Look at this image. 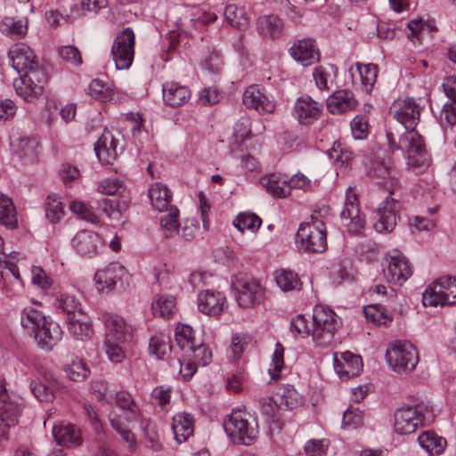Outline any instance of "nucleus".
Returning a JSON list of instances; mask_svg holds the SVG:
<instances>
[{
    "instance_id": "obj_3",
    "label": "nucleus",
    "mask_w": 456,
    "mask_h": 456,
    "mask_svg": "<svg viewBox=\"0 0 456 456\" xmlns=\"http://www.w3.org/2000/svg\"><path fill=\"white\" fill-rule=\"evenodd\" d=\"M312 321L314 342L320 346H328L335 333L341 327L340 318L333 310L322 305H316L314 308Z\"/></svg>"
},
{
    "instance_id": "obj_49",
    "label": "nucleus",
    "mask_w": 456,
    "mask_h": 456,
    "mask_svg": "<svg viewBox=\"0 0 456 456\" xmlns=\"http://www.w3.org/2000/svg\"><path fill=\"white\" fill-rule=\"evenodd\" d=\"M262 224V220L253 213H240L233 222L234 226L240 232L250 230L256 231Z\"/></svg>"
},
{
    "instance_id": "obj_13",
    "label": "nucleus",
    "mask_w": 456,
    "mask_h": 456,
    "mask_svg": "<svg viewBox=\"0 0 456 456\" xmlns=\"http://www.w3.org/2000/svg\"><path fill=\"white\" fill-rule=\"evenodd\" d=\"M21 404L12 400L3 382H0V439L6 438L8 430L18 423Z\"/></svg>"
},
{
    "instance_id": "obj_48",
    "label": "nucleus",
    "mask_w": 456,
    "mask_h": 456,
    "mask_svg": "<svg viewBox=\"0 0 456 456\" xmlns=\"http://www.w3.org/2000/svg\"><path fill=\"white\" fill-rule=\"evenodd\" d=\"M168 210V214L160 218V225L164 235L167 238L173 237L180 232L177 224V217L179 215L178 208L176 207L170 206Z\"/></svg>"
},
{
    "instance_id": "obj_16",
    "label": "nucleus",
    "mask_w": 456,
    "mask_h": 456,
    "mask_svg": "<svg viewBox=\"0 0 456 456\" xmlns=\"http://www.w3.org/2000/svg\"><path fill=\"white\" fill-rule=\"evenodd\" d=\"M401 203L387 197L378 208V221L374 224L377 232H391L400 220Z\"/></svg>"
},
{
    "instance_id": "obj_62",
    "label": "nucleus",
    "mask_w": 456,
    "mask_h": 456,
    "mask_svg": "<svg viewBox=\"0 0 456 456\" xmlns=\"http://www.w3.org/2000/svg\"><path fill=\"white\" fill-rule=\"evenodd\" d=\"M146 446L154 452H159L162 449V444L159 441V435L155 428V426L151 422H147L145 427H142Z\"/></svg>"
},
{
    "instance_id": "obj_54",
    "label": "nucleus",
    "mask_w": 456,
    "mask_h": 456,
    "mask_svg": "<svg viewBox=\"0 0 456 456\" xmlns=\"http://www.w3.org/2000/svg\"><path fill=\"white\" fill-rule=\"evenodd\" d=\"M171 350V346L163 335L152 336L150 339V351L158 359H163Z\"/></svg>"
},
{
    "instance_id": "obj_24",
    "label": "nucleus",
    "mask_w": 456,
    "mask_h": 456,
    "mask_svg": "<svg viewBox=\"0 0 456 456\" xmlns=\"http://www.w3.org/2000/svg\"><path fill=\"white\" fill-rule=\"evenodd\" d=\"M52 433L56 444L63 447L73 448L82 444L81 432L73 424L61 422L54 425Z\"/></svg>"
},
{
    "instance_id": "obj_15",
    "label": "nucleus",
    "mask_w": 456,
    "mask_h": 456,
    "mask_svg": "<svg viewBox=\"0 0 456 456\" xmlns=\"http://www.w3.org/2000/svg\"><path fill=\"white\" fill-rule=\"evenodd\" d=\"M386 268L383 270L386 280L394 284H403L411 275L412 270L408 259L401 253L395 252L385 259Z\"/></svg>"
},
{
    "instance_id": "obj_38",
    "label": "nucleus",
    "mask_w": 456,
    "mask_h": 456,
    "mask_svg": "<svg viewBox=\"0 0 456 456\" xmlns=\"http://www.w3.org/2000/svg\"><path fill=\"white\" fill-rule=\"evenodd\" d=\"M260 183L274 197L285 198L289 195L287 180L281 179L276 174L263 176L260 179Z\"/></svg>"
},
{
    "instance_id": "obj_43",
    "label": "nucleus",
    "mask_w": 456,
    "mask_h": 456,
    "mask_svg": "<svg viewBox=\"0 0 456 456\" xmlns=\"http://www.w3.org/2000/svg\"><path fill=\"white\" fill-rule=\"evenodd\" d=\"M175 299L171 296H157L151 304L153 314L163 318H169L175 313Z\"/></svg>"
},
{
    "instance_id": "obj_25",
    "label": "nucleus",
    "mask_w": 456,
    "mask_h": 456,
    "mask_svg": "<svg viewBox=\"0 0 456 456\" xmlns=\"http://www.w3.org/2000/svg\"><path fill=\"white\" fill-rule=\"evenodd\" d=\"M101 239L97 233L82 230L77 232L72 240L75 250L83 256H93L98 253Z\"/></svg>"
},
{
    "instance_id": "obj_37",
    "label": "nucleus",
    "mask_w": 456,
    "mask_h": 456,
    "mask_svg": "<svg viewBox=\"0 0 456 456\" xmlns=\"http://www.w3.org/2000/svg\"><path fill=\"white\" fill-rule=\"evenodd\" d=\"M274 279L278 287L285 292L300 290L302 281L297 273L288 269H279L274 272Z\"/></svg>"
},
{
    "instance_id": "obj_14",
    "label": "nucleus",
    "mask_w": 456,
    "mask_h": 456,
    "mask_svg": "<svg viewBox=\"0 0 456 456\" xmlns=\"http://www.w3.org/2000/svg\"><path fill=\"white\" fill-rule=\"evenodd\" d=\"M234 289L238 305L244 308L260 304L265 299V289L254 279L238 281L234 284Z\"/></svg>"
},
{
    "instance_id": "obj_10",
    "label": "nucleus",
    "mask_w": 456,
    "mask_h": 456,
    "mask_svg": "<svg viewBox=\"0 0 456 456\" xmlns=\"http://www.w3.org/2000/svg\"><path fill=\"white\" fill-rule=\"evenodd\" d=\"M111 54L118 69H128L131 66L134 54V34L132 28H126L118 34Z\"/></svg>"
},
{
    "instance_id": "obj_19",
    "label": "nucleus",
    "mask_w": 456,
    "mask_h": 456,
    "mask_svg": "<svg viewBox=\"0 0 456 456\" xmlns=\"http://www.w3.org/2000/svg\"><path fill=\"white\" fill-rule=\"evenodd\" d=\"M334 369L340 379H349L360 375L362 370V361L360 355L348 351L335 353Z\"/></svg>"
},
{
    "instance_id": "obj_26",
    "label": "nucleus",
    "mask_w": 456,
    "mask_h": 456,
    "mask_svg": "<svg viewBox=\"0 0 456 456\" xmlns=\"http://www.w3.org/2000/svg\"><path fill=\"white\" fill-rule=\"evenodd\" d=\"M117 145L118 140L110 131L105 129L94 144V151L99 160L103 164H112L118 154Z\"/></svg>"
},
{
    "instance_id": "obj_42",
    "label": "nucleus",
    "mask_w": 456,
    "mask_h": 456,
    "mask_svg": "<svg viewBox=\"0 0 456 456\" xmlns=\"http://www.w3.org/2000/svg\"><path fill=\"white\" fill-rule=\"evenodd\" d=\"M260 411L266 421L270 423H280L281 411L283 410L277 397H267L259 401Z\"/></svg>"
},
{
    "instance_id": "obj_55",
    "label": "nucleus",
    "mask_w": 456,
    "mask_h": 456,
    "mask_svg": "<svg viewBox=\"0 0 456 456\" xmlns=\"http://www.w3.org/2000/svg\"><path fill=\"white\" fill-rule=\"evenodd\" d=\"M224 17L227 22L235 28H240L247 24V19L244 12L236 5L230 4L224 9Z\"/></svg>"
},
{
    "instance_id": "obj_28",
    "label": "nucleus",
    "mask_w": 456,
    "mask_h": 456,
    "mask_svg": "<svg viewBox=\"0 0 456 456\" xmlns=\"http://www.w3.org/2000/svg\"><path fill=\"white\" fill-rule=\"evenodd\" d=\"M67 323L69 333L77 340H86L94 333L90 317L86 313L73 314Z\"/></svg>"
},
{
    "instance_id": "obj_44",
    "label": "nucleus",
    "mask_w": 456,
    "mask_h": 456,
    "mask_svg": "<svg viewBox=\"0 0 456 456\" xmlns=\"http://www.w3.org/2000/svg\"><path fill=\"white\" fill-rule=\"evenodd\" d=\"M175 338L183 354L189 351L194 344L192 328L187 324H178L175 329Z\"/></svg>"
},
{
    "instance_id": "obj_12",
    "label": "nucleus",
    "mask_w": 456,
    "mask_h": 456,
    "mask_svg": "<svg viewBox=\"0 0 456 456\" xmlns=\"http://www.w3.org/2000/svg\"><path fill=\"white\" fill-rule=\"evenodd\" d=\"M12 66L20 74L32 73L36 70H45L39 64L33 50L23 43L13 45L8 52Z\"/></svg>"
},
{
    "instance_id": "obj_46",
    "label": "nucleus",
    "mask_w": 456,
    "mask_h": 456,
    "mask_svg": "<svg viewBox=\"0 0 456 456\" xmlns=\"http://www.w3.org/2000/svg\"><path fill=\"white\" fill-rule=\"evenodd\" d=\"M366 319L378 325H387L392 317L381 305H370L363 309Z\"/></svg>"
},
{
    "instance_id": "obj_6",
    "label": "nucleus",
    "mask_w": 456,
    "mask_h": 456,
    "mask_svg": "<svg viewBox=\"0 0 456 456\" xmlns=\"http://www.w3.org/2000/svg\"><path fill=\"white\" fill-rule=\"evenodd\" d=\"M424 306H444L456 304V278L442 277L430 284L423 293Z\"/></svg>"
},
{
    "instance_id": "obj_61",
    "label": "nucleus",
    "mask_w": 456,
    "mask_h": 456,
    "mask_svg": "<svg viewBox=\"0 0 456 456\" xmlns=\"http://www.w3.org/2000/svg\"><path fill=\"white\" fill-rule=\"evenodd\" d=\"M369 124L362 116H356L351 122V131L354 139L363 140L369 134Z\"/></svg>"
},
{
    "instance_id": "obj_45",
    "label": "nucleus",
    "mask_w": 456,
    "mask_h": 456,
    "mask_svg": "<svg viewBox=\"0 0 456 456\" xmlns=\"http://www.w3.org/2000/svg\"><path fill=\"white\" fill-rule=\"evenodd\" d=\"M56 308L63 313L66 316V320H69L73 314L78 313H85L82 310L81 304L76 299L74 296L61 295L60 298L56 300Z\"/></svg>"
},
{
    "instance_id": "obj_9",
    "label": "nucleus",
    "mask_w": 456,
    "mask_h": 456,
    "mask_svg": "<svg viewBox=\"0 0 456 456\" xmlns=\"http://www.w3.org/2000/svg\"><path fill=\"white\" fill-rule=\"evenodd\" d=\"M426 406L403 405L395 413V430L400 435H410L422 426Z\"/></svg>"
},
{
    "instance_id": "obj_51",
    "label": "nucleus",
    "mask_w": 456,
    "mask_h": 456,
    "mask_svg": "<svg viewBox=\"0 0 456 456\" xmlns=\"http://www.w3.org/2000/svg\"><path fill=\"white\" fill-rule=\"evenodd\" d=\"M112 428L120 435L124 442L127 443L128 449L134 451L136 447V438L119 418L113 417L110 419Z\"/></svg>"
},
{
    "instance_id": "obj_2",
    "label": "nucleus",
    "mask_w": 456,
    "mask_h": 456,
    "mask_svg": "<svg viewBox=\"0 0 456 456\" xmlns=\"http://www.w3.org/2000/svg\"><path fill=\"white\" fill-rule=\"evenodd\" d=\"M20 324L43 349L51 350L61 339L60 325L33 307L22 310Z\"/></svg>"
},
{
    "instance_id": "obj_33",
    "label": "nucleus",
    "mask_w": 456,
    "mask_h": 456,
    "mask_svg": "<svg viewBox=\"0 0 456 456\" xmlns=\"http://www.w3.org/2000/svg\"><path fill=\"white\" fill-rule=\"evenodd\" d=\"M349 73L353 80L359 78L365 90L370 91L377 79L378 66L372 63L361 64L357 62L355 68H350Z\"/></svg>"
},
{
    "instance_id": "obj_36",
    "label": "nucleus",
    "mask_w": 456,
    "mask_h": 456,
    "mask_svg": "<svg viewBox=\"0 0 456 456\" xmlns=\"http://www.w3.org/2000/svg\"><path fill=\"white\" fill-rule=\"evenodd\" d=\"M373 176L378 179V183L385 187L390 194H393L399 185L396 171L384 163H380L374 168Z\"/></svg>"
},
{
    "instance_id": "obj_59",
    "label": "nucleus",
    "mask_w": 456,
    "mask_h": 456,
    "mask_svg": "<svg viewBox=\"0 0 456 456\" xmlns=\"http://www.w3.org/2000/svg\"><path fill=\"white\" fill-rule=\"evenodd\" d=\"M291 328L300 337H313L314 324H310L308 320L303 314L297 315L291 322Z\"/></svg>"
},
{
    "instance_id": "obj_17",
    "label": "nucleus",
    "mask_w": 456,
    "mask_h": 456,
    "mask_svg": "<svg viewBox=\"0 0 456 456\" xmlns=\"http://www.w3.org/2000/svg\"><path fill=\"white\" fill-rule=\"evenodd\" d=\"M102 320L106 328L105 339L118 340L119 343H126L132 339L133 328L119 315L104 313Z\"/></svg>"
},
{
    "instance_id": "obj_63",
    "label": "nucleus",
    "mask_w": 456,
    "mask_h": 456,
    "mask_svg": "<svg viewBox=\"0 0 456 456\" xmlns=\"http://www.w3.org/2000/svg\"><path fill=\"white\" fill-rule=\"evenodd\" d=\"M60 57L72 64V65H80L82 64V56L79 50L74 45H64L59 49Z\"/></svg>"
},
{
    "instance_id": "obj_30",
    "label": "nucleus",
    "mask_w": 456,
    "mask_h": 456,
    "mask_svg": "<svg viewBox=\"0 0 456 456\" xmlns=\"http://www.w3.org/2000/svg\"><path fill=\"white\" fill-rule=\"evenodd\" d=\"M44 380H31L30 390L39 401L47 402L52 399L53 392L58 388V380L52 372L43 375Z\"/></svg>"
},
{
    "instance_id": "obj_29",
    "label": "nucleus",
    "mask_w": 456,
    "mask_h": 456,
    "mask_svg": "<svg viewBox=\"0 0 456 456\" xmlns=\"http://www.w3.org/2000/svg\"><path fill=\"white\" fill-rule=\"evenodd\" d=\"M355 106L354 94L348 90L337 91L327 99V108L332 114L345 113L354 110Z\"/></svg>"
},
{
    "instance_id": "obj_34",
    "label": "nucleus",
    "mask_w": 456,
    "mask_h": 456,
    "mask_svg": "<svg viewBox=\"0 0 456 456\" xmlns=\"http://www.w3.org/2000/svg\"><path fill=\"white\" fill-rule=\"evenodd\" d=\"M419 444L430 456L440 455L445 446L446 440L434 431H424L418 438Z\"/></svg>"
},
{
    "instance_id": "obj_27",
    "label": "nucleus",
    "mask_w": 456,
    "mask_h": 456,
    "mask_svg": "<svg viewBox=\"0 0 456 456\" xmlns=\"http://www.w3.org/2000/svg\"><path fill=\"white\" fill-rule=\"evenodd\" d=\"M162 91L164 102L171 107H178L184 104L191 95L188 86L173 81L165 83Z\"/></svg>"
},
{
    "instance_id": "obj_4",
    "label": "nucleus",
    "mask_w": 456,
    "mask_h": 456,
    "mask_svg": "<svg viewBox=\"0 0 456 456\" xmlns=\"http://www.w3.org/2000/svg\"><path fill=\"white\" fill-rule=\"evenodd\" d=\"M296 244L299 250L322 253L327 248V232L322 221L313 220L301 224L297 234Z\"/></svg>"
},
{
    "instance_id": "obj_47",
    "label": "nucleus",
    "mask_w": 456,
    "mask_h": 456,
    "mask_svg": "<svg viewBox=\"0 0 456 456\" xmlns=\"http://www.w3.org/2000/svg\"><path fill=\"white\" fill-rule=\"evenodd\" d=\"M64 216V207L60 198L49 195L45 202V216L51 223L59 222Z\"/></svg>"
},
{
    "instance_id": "obj_56",
    "label": "nucleus",
    "mask_w": 456,
    "mask_h": 456,
    "mask_svg": "<svg viewBox=\"0 0 456 456\" xmlns=\"http://www.w3.org/2000/svg\"><path fill=\"white\" fill-rule=\"evenodd\" d=\"M123 344L124 343H119L118 340H104L106 354L112 362L119 363L125 359L126 354L123 350Z\"/></svg>"
},
{
    "instance_id": "obj_32",
    "label": "nucleus",
    "mask_w": 456,
    "mask_h": 456,
    "mask_svg": "<svg viewBox=\"0 0 456 456\" xmlns=\"http://www.w3.org/2000/svg\"><path fill=\"white\" fill-rule=\"evenodd\" d=\"M257 31L266 38L275 39L283 32V22L276 15H265L257 20Z\"/></svg>"
},
{
    "instance_id": "obj_1",
    "label": "nucleus",
    "mask_w": 456,
    "mask_h": 456,
    "mask_svg": "<svg viewBox=\"0 0 456 456\" xmlns=\"http://www.w3.org/2000/svg\"><path fill=\"white\" fill-rule=\"evenodd\" d=\"M420 110V106L413 99L395 101L389 114L397 124L387 131L391 151H402L407 159L408 167L417 173L424 172L431 161L423 139L415 129L419 121Z\"/></svg>"
},
{
    "instance_id": "obj_41",
    "label": "nucleus",
    "mask_w": 456,
    "mask_h": 456,
    "mask_svg": "<svg viewBox=\"0 0 456 456\" xmlns=\"http://www.w3.org/2000/svg\"><path fill=\"white\" fill-rule=\"evenodd\" d=\"M0 31L8 37L20 38L27 34L28 21L4 17L0 22Z\"/></svg>"
},
{
    "instance_id": "obj_20",
    "label": "nucleus",
    "mask_w": 456,
    "mask_h": 456,
    "mask_svg": "<svg viewBox=\"0 0 456 456\" xmlns=\"http://www.w3.org/2000/svg\"><path fill=\"white\" fill-rule=\"evenodd\" d=\"M198 307L202 314L217 317L227 307L226 297L221 292L207 289L199 294Z\"/></svg>"
},
{
    "instance_id": "obj_50",
    "label": "nucleus",
    "mask_w": 456,
    "mask_h": 456,
    "mask_svg": "<svg viewBox=\"0 0 456 456\" xmlns=\"http://www.w3.org/2000/svg\"><path fill=\"white\" fill-rule=\"evenodd\" d=\"M184 355L189 356L198 366H206L212 360V353L206 345H199L190 348L189 351L184 353Z\"/></svg>"
},
{
    "instance_id": "obj_31",
    "label": "nucleus",
    "mask_w": 456,
    "mask_h": 456,
    "mask_svg": "<svg viewBox=\"0 0 456 456\" xmlns=\"http://www.w3.org/2000/svg\"><path fill=\"white\" fill-rule=\"evenodd\" d=\"M194 419L186 412H180L173 417L172 428L177 443L185 442L193 434Z\"/></svg>"
},
{
    "instance_id": "obj_18",
    "label": "nucleus",
    "mask_w": 456,
    "mask_h": 456,
    "mask_svg": "<svg viewBox=\"0 0 456 456\" xmlns=\"http://www.w3.org/2000/svg\"><path fill=\"white\" fill-rule=\"evenodd\" d=\"M125 274V267L118 263H111L105 268L97 271L94 274L97 290L102 293L112 291L117 284L122 281Z\"/></svg>"
},
{
    "instance_id": "obj_35",
    "label": "nucleus",
    "mask_w": 456,
    "mask_h": 456,
    "mask_svg": "<svg viewBox=\"0 0 456 456\" xmlns=\"http://www.w3.org/2000/svg\"><path fill=\"white\" fill-rule=\"evenodd\" d=\"M148 195L154 209L159 212L168 209L172 196L166 185L159 183L151 185Z\"/></svg>"
},
{
    "instance_id": "obj_60",
    "label": "nucleus",
    "mask_w": 456,
    "mask_h": 456,
    "mask_svg": "<svg viewBox=\"0 0 456 456\" xmlns=\"http://www.w3.org/2000/svg\"><path fill=\"white\" fill-rule=\"evenodd\" d=\"M284 348L280 343H276L275 349L272 357L273 369H269V373L273 379H276L284 365Z\"/></svg>"
},
{
    "instance_id": "obj_58",
    "label": "nucleus",
    "mask_w": 456,
    "mask_h": 456,
    "mask_svg": "<svg viewBox=\"0 0 456 456\" xmlns=\"http://www.w3.org/2000/svg\"><path fill=\"white\" fill-rule=\"evenodd\" d=\"M88 94L99 100L107 102L111 99V93L109 88L99 79H94L88 86Z\"/></svg>"
},
{
    "instance_id": "obj_53",
    "label": "nucleus",
    "mask_w": 456,
    "mask_h": 456,
    "mask_svg": "<svg viewBox=\"0 0 456 456\" xmlns=\"http://www.w3.org/2000/svg\"><path fill=\"white\" fill-rule=\"evenodd\" d=\"M116 403L122 409H126L129 412L128 420H134L138 415V408L135 405L132 395L127 392H118L116 394Z\"/></svg>"
},
{
    "instance_id": "obj_5",
    "label": "nucleus",
    "mask_w": 456,
    "mask_h": 456,
    "mask_svg": "<svg viewBox=\"0 0 456 456\" xmlns=\"http://www.w3.org/2000/svg\"><path fill=\"white\" fill-rule=\"evenodd\" d=\"M249 415L240 411L232 412L224 420V428L233 443L250 445L258 434L257 424L248 420Z\"/></svg>"
},
{
    "instance_id": "obj_7",
    "label": "nucleus",
    "mask_w": 456,
    "mask_h": 456,
    "mask_svg": "<svg viewBox=\"0 0 456 456\" xmlns=\"http://www.w3.org/2000/svg\"><path fill=\"white\" fill-rule=\"evenodd\" d=\"M386 357L389 366L397 373L411 372L419 362L416 348L407 342L394 344L387 350Z\"/></svg>"
},
{
    "instance_id": "obj_8",
    "label": "nucleus",
    "mask_w": 456,
    "mask_h": 456,
    "mask_svg": "<svg viewBox=\"0 0 456 456\" xmlns=\"http://www.w3.org/2000/svg\"><path fill=\"white\" fill-rule=\"evenodd\" d=\"M47 79L45 70H36L15 78L13 86L20 97L26 102H33L43 94Z\"/></svg>"
},
{
    "instance_id": "obj_21",
    "label": "nucleus",
    "mask_w": 456,
    "mask_h": 456,
    "mask_svg": "<svg viewBox=\"0 0 456 456\" xmlns=\"http://www.w3.org/2000/svg\"><path fill=\"white\" fill-rule=\"evenodd\" d=\"M322 110V102L306 95L297 98L293 108V114L300 124L310 125L319 118Z\"/></svg>"
},
{
    "instance_id": "obj_39",
    "label": "nucleus",
    "mask_w": 456,
    "mask_h": 456,
    "mask_svg": "<svg viewBox=\"0 0 456 456\" xmlns=\"http://www.w3.org/2000/svg\"><path fill=\"white\" fill-rule=\"evenodd\" d=\"M0 224L9 229L17 227L16 209L12 200L0 192Z\"/></svg>"
},
{
    "instance_id": "obj_64",
    "label": "nucleus",
    "mask_w": 456,
    "mask_h": 456,
    "mask_svg": "<svg viewBox=\"0 0 456 456\" xmlns=\"http://www.w3.org/2000/svg\"><path fill=\"white\" fill-rule=\"evenodd\" d=\"M362 411L358 409H349L343 415L342 426L343 428H356L362 424Z\"/></svg>"
},
{
    "instance_id": "obj_23",
    "label": "nucleus",
    "mask_w": 456,
    "mask_h": 456,
    "mask_svg": "<svg viewBox=\"0 0 456 456\" xmlns=\"http://www.w3.org/2000/svg\"><path fill=\"white\" fill-rule=\"evenodd\" d=\"M290 55L303 66H310L319 61L320 53L313 39L297 40L289 49Z\"/></svg>"
},
{
    "instance_id": "obj_40",
    "label": "nucleus",
    "mask_w": 456,
    "mask_h": 456,
    "mask_svg": "<svg viewBox=\"0 0 456 456\" xmlns=\"http://www.w3.org/2000/svg\"><path fill=\"white\" fill-rule=\"evenodd\" d=\"M283 410H292L301 403V395L291 385L282 386L275 395Z\"/></svg>"
},
{
    "instance_id": "obj_52",
    "label": "nucleus",
    "mask_w": 456,
    "mask_h": 456,
    "mask_svg": "<svg viewBox=\"0 0 456 456\" xmlns=\"http://www.w3.org/2000/svg\"><path fill=\"white\" fill-rule=\"evenodd\" d=\"M68 378L75 382L86 379L90 370L86 364L81 360H75L65 369Z\"/></svg>"
},
{
    "instance_id": "obj_22",
    "label": "nucleus",
    "mask_w": 456,
    "mask_h": 456,
    "mask_svg": "<svg viewBox=\"0 0 456 456\" xmlns=\"http://www.w3.org/2000/svg\"><path fill=\"white\" fill-rule=\"evenodd\" d=\"M243 104L248 109H254L259 114L272 113L275 105L258 86H250L243 94Z\"/></svg>"
},
{
    "instance_id": "obj_11",
    "label": "nucleus",
    "mask_w": 456,
    "mask_h": 456,
    "mask_svg": "<svg viewBox=\"0 0 456 456\" xmlns=\"http://www.w3.org/2000/svg\"><path fill=\"white\" fill-rule=\"evenodd\" d=\"M340 217L347 227L349 233L362 234L365 225V219L359 208L357 194L352 187L346 190L345 206L340 213Z\"/></svg>"
},
{
    "instance_id": "obj_57",
    "label": "nucleus",
    "mask_w": 456,
    "mask_h": 456,
    "mask_svg": "<svg viewBox=\"0 0 456 456\" xmlns=\"http://www.w3.org/2000/svg\"><path fill=\"white\" fill-rule=\"evenodd\" d=\"M249 342L250 339L246 335L235 334L234 336H232V344L230 346V357L233 361H238L241 357L243 352L248 347Z\"/></svg>"
}]
</instances>
